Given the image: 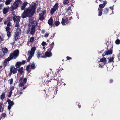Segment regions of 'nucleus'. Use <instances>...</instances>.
Listing matches in <instances>:
<instances>
[{
  "label": "nucleus",
  "instance_id": "f257e3e1",
  "mask_svg": "<svg viewBox=\"0 0 120 120\" xmlns=\"http://www.w3.org/2000/svg\"><path fill=\"white\" fill-rule=\"evenodd\" d=\"M36 6L35 5H34L31 7L27 8H25L24 10L21 15L22 18L24 19L27 17L29 18L31 17L35 13Z\"/></svg>",
  "mask_w": 120,
  "mask_h": 120
},
{
  "label": "nucleus",
  "instance_id": "f03ea898",
  "mask_svg": "<svg viewBox=\"0 0 120 120\" xmlns=\"http://www.w3.org/2000/svg\"><path fill=\"white\" fill-rule=\"evenodd\" d=\"M19 51L18 49L15 50L13 52L10 54L9 57L5 59L4 61V63L10 61L11 60L16 59L19 56Z\"/></svg>",
  "mask_w": 120,
  "mask_h": 120
},
{
  "label": "nucleus",
  "instance_id": "7ed1b4c3",
  "mask_svg": "<svg viewBox=\"0 0 120 120\" xmlns=\"http://www.w3.org/2000/svg\"><path fill=\"white\" fill-rule=\"evenodd\" d=\"M22 3V2L21 0H15L12 5L11 6L12 9L11 11H13L14 10L16 9L19 6H20Z\"/></svg>",
  "mask_w": 120,
  "mask_h": 120
},
{
  "label": "nucleus",
  "instance_id": "20e7f679",
  "mask_svg": "<svg viewBox=\"0 0 120 120\" xmlns=\"http://www.w3.org/2000/svg\"><path fill=\"white\" fill-rule=\"evenodd\" d=\"M24 77L22 76L19 79V81L20 82V83L19 85V87H22L27 82V78H25L24 79Z\"/></svg>",
  "mask_w": 120,
  "mask_h": 120
},
{
  "label": "nucleus",
  "instance_id": "39448f33",
  "mask_svg": "<svg viewBox=\"0 0 120 120\" xmlns=\"http://www.w3.org/2000/svg\"><path fill=\"white\" fill-rule=\"evenodd\" d=\"M20 18L19 16H17L16 15L14 16L13 17V20L14 22L16 21L15 26V27H18L19 26V22Z\"/></svg>",
  "mask_w": 120,
  "mask_h": 120
},
{
  "label": "nucleus",
  "instance_id": "423d86ee",
  "mask_svg": "<svg viewBox=\"0 0 120 120\" xmlns=\"http://www.w3.org/2000/svg\"><path fill=\"white\" fill-rule=\"evenodd\" d=\"M7 102H8V109L9 111L11 108V107L14 105V103L13 101H11L10 99H8L7 100Z\"/></svg>",
  "mask_w": 120,
  "mask_h": 120
},
{
  "label": "nucleus",
  "instance_id": "0eeeda50",
  "mask_svg": "<svg viewBox=\"0 0 120 120\" xmlns=\"http://www.w3.org/2000/svg\"><path fill=\"white\" fill-rule=\"evenodd\" d=\"M20 29H18L15 32V34L14 35V41H17V40L19 39L20 36L19 35L20 34Z\"/></svg>",
  "mask_w": 120,
  "mask_h": 120
},
{
  "label": "nucleus",
  "instance_id": "6e6552de",
  "mask_svg": "<svg viewBox=\"0 0 120 120\" xmlns=\"http://www.w3.org/2000/svg\"><path fill=\"white\" fill-rule=\"evenodd\" d=\"M36 47L35 46H34L31 49L30 51H28L27 55L30 54L34 56L35 51L36 50Z\"/></svg>",
  "mask_w": 120,
  "mask_h": 120
},
{
  "label": "nucleus",
  "instance_id": "1a4fd4ad",
  "mask_svg": "<svg viewBox=\"0 0 120 120\" xmlns=\"http://www.w3.org/2000/svg\"><path fill=\"white\" fill-rule=\"evenodd\" d=\"M22 65L21 64V62L20 61H18L15 64V66L16 67V68H15L14 67L12 66L13 67V69H15V70L17 72V68H20V67Z\"/></svg>",
  "mask_w": 120,
  "mask_h": 120
},
{
  "label": "nucleus",
  "instance_id": "9d476101",
  "mask_svg": "<svg viewBox=\"0 0 120 120\" xmlns=\"http://www.w3.org/2000/svg\"><path fill=\"white\" fill-rule=\"evenodd\" d=\"M112 53V49L108 50L104 52L102 54V56L104 57L105 55H110Z\"/></svg>",
  "mask_w": 120,
  "mask_h": 120
},
{
  "label": "nucleus",
  "instance_id": "9b49d317",
  "mask_svg": "<svg viewBox=\"0 0 120 120\" xmlns=\"http://www.w3.org/2000/svg\"><path fill=\"white\" fill-rule=\"evenodd\" d=\"M13 67L12 66H11L10 69V72L9 74V76H11L12 73L15 74L17 72L15 70V69H14Z\"/></svg>",
  "mask_w": 120,
  "mask_h": 120
},
{
  "label": "nucleus",
  "instance_id": "f8f14e48",
  "mask_svg": "<svg viewBox=\"0 0 120 120\" xmlns=\"http://www.w3.org/2000/svg\"><path fill=\"white\" fill-rule=\"evenodd\" d=\"M2 51L3 53V54H2V53H1L0 55L1 56H2V57L4 56L6 53H7L8 51V50L7 48L4 47L2 48Z\"/></svg>",
  "mask_w": 120,
  "mask_h": 120
},
{
  "label": "nucleus",
  "instance_id": "ddd939ff",
  "mask_svg": "<svg viewBox=\"0 0 120 120\" xmlns=\"http://www.w3.org/2000/svg\"><path fill=\"white\" fill-rule=\"evenodd\" d=\"M30 21L32 25V27H36V26L38 24V23L36 21L31 20H30Z\"/></svg>",
  "mask_w": 120,
  "mask_h": 120
},
{
  "label": "nucleus",
  "instance_id": "4468645a",
  "mask_svg": "<svg viewBox=\"0 0 120 120\" xmlns=\"http://www.w3.org/2000/svg\"><path fill=\"white\" fill-rule=\"evenodd\" d=\"M68 21V18H66L65 19H64L63 18H62L61 23L62 25H65L67 23Z\"/></svg>",
  "mask_w": 120,
  "mask_h": 120
},
{
  "label": "nucleus",
  "instance_id": "2eb2a0df",
  "mask_svg": "<svg viewBox=\"0 0 120 120\" xmlns=\"http://www.w3.org/2000/svg\"><path fill=\"white\" fill-rule=\"evenodd\" d=\"M23 70V68L22 67L19 68L18 69L17 68V71H18V73L20 75H22L24 72V70Z\"/></svg>",
  "mask_w": 120,
  "mask_h": 120
},
{
  "label": "nucleus",
  "instance_id": "dca6fc26",
  "mask_svg": "<svg viewBox=\"0 0 120 120\" xmlns=\"http://www.w3.org/2000/svg\"><path fill=\"white\" fill-rule=\"evenodd\" d=\"M48 23L49 25L51 27H52L53 26V21L52 17H51L48 20Z\"/></svg>",
  "mask_w": 120,
  "mask_h": 120
},
{
  "label": "nucleus",
  "instance_id": "f3484780",
  "mask_svg": "<svg viewBox=\"0 0 120 120\" xmlns=\"http://www.w3.org/2000/svg\"><path fill=\"white\" fill-rule=\"evenodd\" d=\"M9 9L10 8L9 7H4L3 10V13L6 14L8 12Z\"/></svg>",
  "mask_w": 120,
  "mask_h": 120
},
{
  "label": "nucleus",
  "instance_id": "a211bd4d",
  "mask_svg": "<svg viewBox=\"0 0 120 120\" xmlns=\"http://www.w3.org/2000/svg\"><path fill=\"white\" fill-rule=\"evenodd\" d=\"M36 27H32L30 31V35H33L35 33L36 31Z\"/></svg>",
  "mask_w": 120,
  "mask_h": 120
},
{
  "label": "nucleus",
  "instance_id": "6ab92c4d",
  "mask_svg": "<svg viewBox=\"0 0 120 120\" xmlns=\"http://www.w3.org/2000/svg\"><path fill=\"white\" fill-rule=\"evenodd\" d=\"M103 14L105 15H106L108 13H111L110 12V11L109 10V8H106L103 11Z\"/></svg>",
  "mask_w": 120,
  "mask_h": 120
},
{
  "label": "nucleus",
  "instance_id": "aec40b11",
  "mask_svg": "<svg viewBox=\"0 0 120 120\" xmlns=\"http://www.w3.org/2000/svg\"><path fill=\"white\" fill-rule=\"evenodd\" d=\"M4 105L2 102L0 103V113L3 112L4 110Z\"/></svg>",
  "mask_w": 120,
  "mask_h": 120
},
{
  "label": "nucleus",
  "instance_id": "412c9836",
  "mask_svg": "<svg viewBox=\"0 0 120 120\" xmlns=\"http://www.w3.org/2000/svg\"><path fill=\"white\" fill-rule=\"evenodd\" d=\"M28 4V3L26 1L24 2L22 4V6L21 7V10H24Z\"/></svg>",
  "mask_w": 120,
  "mask_h": 120
},
{
  "label": "nucleus",
  "instance_id": "4be33fe9",
  "mask_svg": "<svg viewBox=\"0 0 120 120\" xmlns=\"http://www.w3.org/2000/svg\"><path fill=\"white\" fill-rule=\"evenodd\" d=\"M107 2L106 1H104L103 4H101L99 5V7L100 8L102 9L105 6V5L106 4Z\"/></svg>",
  "mask_w": 120,
  "mask_h": 120
},
{
  "label": "nucleus",
  "instance_id": "5701e85b",
  "mask_svg": "<svg viewBox=\"0 0 120 120\" xmlns=\"http://www.w3.org/2000/svg\"><path fill=\"white\" fill-rule=\"evenodd\" d=\"M99 62H103L104 63V64H106L107 63V60L106 58L104 57H103L100 59Z\"/></svg>",
  "mask_w": 120,
  "mask_h": 120
},
{
  "label": "nucleus",
  "instance_id": "b1692460",
  "mask_svg": "<svg viewBox=\"0 0 120 120\" xmlns=\"http://www.w3.org/2000/svg\"><path fill=\"white\" fill-rule=\"evenodd\" d=\"M46 57H51L52 56V53L51 52L46 51L45 54Z\"/></svg>",
  "mask_w": 120,
  "mask_h": 120
},
{
  "label": "nucleus",
  "instance_id": "393cba45",
  "mask_svg": "<svg viewBox=\"0 0 120 120\" xmlns=\"http://www.w3.org/2000/svg\"><path fill=\"white\" fill-rule=\"evenodd\" d=\"M5 97V94L4 93H3L0 96L1 100L3 101Z\"/></svg>",
  "mask_w": 120,
  "mask_h": 120
},
{
  "label": "nucleus",
  "instance_id": "a878e982",
  "mask_svg": "<svg viewBox=\"0 0 120 120\" xmlns=\"http://www.w3.org/2000/svg\"><path fill=\"white\" fill-rule=\"evenodd\" d=\"M30 66L31 69L33 70L34 69L36 68L35 63L34 62L32 63Z\"/></svg>",
  "mask_w": 120,
  "mask_h": 120
},
{
  "label": "nucleus",
  "instance_id": "bb28decb",
  "mask_svg": "<svg viewBox=\"0 0 120 120\" xmlns=\"http://www.w3.org/2000/svg\"><path fill=\"white\" fill-rule=\"evenodd\" d=\"M56 10L53 8H52L50 11V13L51 14H53Z\"/></svg>",
  "mask_w": 120,
  "mask_h": 120
},
{
  "label": "nucleus",
  "instance_id": "cd10ccee",
  "mask_svg": "<svg viewBox=\"0 0 120 120\" xmlns=\"http://www.w3.org/2000/svg\"><path fill=\"white\" fill-rule=\"evenodd\" d=\"M59 7V4L58 3H56L53 6V8L58 10Z\"/></svg>",
  "mask_w": 120,
  "mask_h": 120
},
{
  "label": "nucleus",
  "instance_id": "c85d7f7f",
  "mask_svg": "<svg viewBox=\"0 0 120 120\" xmlns=\"http://www.w3.org/2000/svg\"><path fill=\"white\" fill-rule=\"evenodd\" d=\"M16 15L15 14H14L11 17H8L7 19V20L8 22H10L12 21V19H13V17L14 16Z\"/></svg>",
  "mask_w": 120,
  "mask_h": 120
},
{
  "label": "nucleus",
  "instance_id": "c756f323",
  "mask_svg": "<svg viewBox=\"0 0 120 120\" xmlns=\"http://www.w3.org/2000/svg\"><path fill=\"white\" fill-rule=\"evenodd\" d=\"M46 11L45 10L43 11L41 13L39 14V16H44V15L46 13Z\"/></svg>",
  "mask_w": 120,
  "mask_h": 120
},
{
  "label": "nucleus",
  "instance_id": "7c9ffc66",
  "mask_svg": "<svg viewBox=\"0 0 120 120\" xmlns=\"http://www.w3.org/2000/svg\"><path fill=\"white\" fill-rule=\"evenodd\" d=\"M46 84L47 86H49L52 87V84L51 82V81H48L46 82Z\"/></svg>",
  "mask_w": 120,
  "mask_h": 120
},
{
  "label": "nucleus",
  "instance_id": "2f4dec72",
  "mask_svg": "<svg viewBox=\"0 0 120 120\" xmlns=\"http://www.w3.org/2000/svg\"><path fill=\"white\" fill-rule=\"evenodd\" d=\"M13 0H6L5 1V4L6 5H9L11 2Z\"/></svg>",
  "mask_w": 120,
  "mask_h": 120
},
{
  "label": "nucleus",
  "instance_id": "473e14b6",
  "mask_svg": "<svg viewBox=\"0 0 120 120\" xmlns=\"http://www.w3.org/2000/svg\"><path fill=\"white\" fill-rule=\"evenodd\" d=\"M29 56L28 57L27 60V61L28 62H29L30 61V60L31 59L32 57L34 56L30 54H29Z\"/></svg>",
  "mask_w": 120,
  "mask_h": 120
},
{
  "label": "nucleus",
  "instance_id": "72a5a7b5",
  "mask_svg": "<svg viewBox=\"0 0 120 120\" xmlns=\"http://www.w3.org/2000/svg\"><path fill=\"white\" fill-rule=\"evenodd\" d=\"M113 6H114V5H113V6H112L111 7H110L109 8L111 9V10L110 11V12H111V13H109V15H111L112 14H113L114 12L113 11Z\"/></svg>",
  "mask_w": 120,
  "mask_h": 120
},
{
  "label": "nucleus",
  "instance_id": "f704fd0d",
  "mask_svg": "<svg viewBox=\"0 0 120 120\" xmlns=\"http://www.w3.org/2000/svg\"><path fill=\"white\" fill-rule=\"evenodd\" d=\"M42 54L40 51H38L37 53V56L38 58H39L41 57V55Z\"/></svg>",
  "mask_w": 120,
  "mask_h": 120
},
{
  "label": "nucleus",
  "instance_id": "c9c22d12",
  "mask_svg": "<svg viewBox=\"0 0 120 120\" xmlns=\"http://www.w3.org/2000/svg\"><path fill=\"white\" fill-rule=\"evenodd\" d=\"M34 37H31L30 39L29 42H33L34 41Z\"/></svg>",
  "mask_w": 120,
  "mask_h": 120
},
{
  "label": "nucleus",
  "instance_id": "e433bc0d",
  "mask_svg": "<svg viewBox=\"0 0 120 120\" xmlns=\"http://www.w3.org/2000/svg\"><path fill=\"white\" fill-rule=\"evenodd\" d=\"M7 115L5 113H2L1 115V118H4Z\"/></svg>",
  "mask_w": 120,
  "mask_h": 120
},
{
  "label": "nucleus",
  "instance_id": "4c0bfd02",
  "mask_svg": "<svg viewBox=\"0 0 120 120\" xmlns=\"http://www.w3.org/2000/svg\"><path fill=\"white\" fill-rule=\"evenodd\" d=\"M60 24L59 22L58 21H55L54 24L56 26H58Z\"/></svg>",
  "mask_w": 120,
  "mask_h": 120
},
{
  "label": "nucleus",
  "instance_id": "58836bf2",
  "mask_svg": "<svg viewBox=\"0 0 120 120\" xmlns=\"http://www.w3.org/2000/svg\"><path fill=\"white\" fill-rule=\"evenodd\" d=\"M114 57L112 56L111 58L110 57L109 58V61L108 62H112L113 61L114 59Z\"/></svg>",
  "mask_w": 120,
  "mask_h": 120
},
{
  "label": "nucleus",
  "instance_id": "ea45409f",
  "mask_svg": "<svg viewBox=\"0 0 120 120\" xmlns=\"http://www.w3.org/2000/svg\"><path fill=\"white\" fill-rule=\"evenodd\" d=\"M63 2L64 4H67L69 3V1L68 0H64Z\"/></svg>",
  "mask_w": 120,
  "mask_h": 120
},
{
  "label": "nucleus",
  "instance_id": "a19ab883",
  "mask_svg": "<svg viewBox=\"0 0 120 120\" xmlns=\"http://www.w3.org/2000/svg\"><path fill=\"white\" fill-rule=\"evenodd\" d=\"M98 10L99 11V12L98 13V16H101V15L102 14V12L101 11V10L98 9Z\"/></svg>",
  "mask_w": 120,
  "mask_h": 120
},
{
  "label": "nucleus",
  "instance_id": "79ce46f5",
  "mask_svg": "<svg viewBox=\"0 0 120 120\" xmlns=\"http://www.w3.org/2000/svg\"><path fill=\"white\" fill-rule=\"evenodd\" d=\"M5 29L7 32L10 31L11 30V28L8 27H6L5 28Z\"/></svg>",
  "mask_w": 120,
  "mask_h": 120
},
{
  "label": "nucleus",
  "instance_id": "37998d69",
  "mask_svg": "<svg viewBox=\"0 0 120 120\" xmlns=\"http://www.w3.org/2000/svg\"><path fill=\"white\" fill-rule=\"evenodd\" d=\"M11 34V33L10 31L7 32V36L8 37H10Z\"/></svg>",
  "mask_w": 120,
  "mask_h": 120
},
{
  "label": "nucleus",
  "instance_id": "c03bdc74",
  "mask_svg": "<svg viewBox=\"0 0 120 120\" xmlns=\"http://www.w3.org/2000/svg\"><path fill=\"white\" fill-rule=\"evenodd\" d=\"M54 45V43L53 42L51 44L49 45L50 48H51L52 49L53 48V46Z\"/></svg>",
  "mask_w": 120,
  "mask_h": 120
},
{
  "label": "nucleus",
  "instance_id": "a18cd8bd",
  "mask_svg": "<svg viewBox=\"0 0 120 120\" xmlns=\"http://www.w3.org/2000/svg\"><path fill=\"white\" fill-rule=\"evenodd\" d=\"M115 42L116 44H119L120 43V40L118 39H117L116 40Z\"/></svg>",
  "mask_w": 120,
  "mask_h": 120
},
{
  "label": "nucleus",
  "instance_id": "49530a36",
  "mask_svg": "<svg viewBox=\"0 0 120 120\" xmlns=\"http://www.w3.org/2000/svg\"><path fill=\"white\" fill-rule=\"evenodd\" d=\"M44 16H39V19L41 21H42L45 19Z\"/></svg>",
  "mask_w": 120,
  "mask_h": 120
},
{
  "label": "nucleus",
  "instance_id": "de8ad7c7",
  "mask_svg": "<svg viewBox=\"0 0 120 120\" xmlns=\"http://www.w3.org/2000/svg\"><path fill=\"white\" fill-rule=\"evenodd\" d=\"M11 24L10 22H9L7 24V27H9L11 26Z\"/></svg>",
  "mask_w": 120,
  "mask_h": 120
},
{
  "label": "nucleus",
  "instance_id": "09e8293b",
  "mask_svg": "<svg viewBox=\"0 0 120 120\" xmlns=\"http://www.w3.org/2000/svg\"><path fill=\"white\" fill-rule=\"evenodd\" d=\"M13 79L12 78H11L10 80V81L9 82L10 84L11 85L12 84L13 82Z\"/></svg>",
  "mask_w": 120,
  "mask_h": 120
},
{
  "label": "nucleus",
  "instance_id": "8fccbe9b",
  "mask_svg": "<svg viewBox=\"0 0 120 120\" xmlns=\"http://www.w3.org/2000/svg\"><path fill=\"white\" fill-rule=\"evenodd\" d=\"M41 45L42 46H44L45 45H47V44L46 43V42L45 41H43L41 44Z\"/></svg>",
  "mask_w": 120,
  "mask_h": 120
},
{
  "label": "nucleus",
  "instance_id": "3c124183",
  "mask_svg": "<svg viewBox=\"0 0 120 120\" xmlns=\"http://www.w3.org/2000/svg\"><path fill=\"white\" fill-rule=\"evenodd\" d=\"M30 67V65H28L26 67V69L27 71H28L29 70Z\"/></svg>",
  "mask_w": 120,
  "mask_h": 120
},
{
  "label": "nucleus",
  "instance_id": "603ef678",
  "mask_svg": "<svg viewBox=\"0 0 120 120\" xmlns=\"http://www.w3.org/2000/svg\"><path fill=\"white\" fill-rule=\"evenodd\" d=\"M71 8V6H69L67 8V11H68L69 10H70Z\"/></svg>",
  "mask_w": 120,
  "mask_h": 120
},
{
  "label": "nucleus",
  "instance_id": "864d4df0",
  "mask_svg": "<svg viewBox=\"0 0 120 120\" xmlns=\"http://www.w3.org/2000/svg\"><path fill=\"white\" fill-rule=\"evenodd\" d=\"M26 63V61L25 60H22L21 62V64L22 65V64H24Z\"/></svg>",
  "mask_w": 120,
  "mask_h": 120
},
{
  "label": "nucleus",
  "instance_id": "5fc2aeb1",
  "mask_svg": "<svg viewBox=\"0 0 120 120\" xmlns=\"http://www.w3.org/2000/svg\"><path fill=\"white\" fill-rule=\"evenodd\" d=\"M14 86L10 87V91H12L14 89Z\"/></svg>",
  "mask_w": 120,
  "mask_h": 120
},
{
  "label": "nucleus",
  "instance_id": "6e6d98bb",
  "mask_svg": "<svg viewBox=\"0 0 120 120\" xmlns=\"http://www.w3.org/2000/svg\"><path fill=\"white\" fill-rule=\"evenodd\" d=\"M49 34L47 32H46L44 36L45 37L47 38L48 37L49 35Z\"/></svg>",
  "mask_w": 120,
  "mask_h": 120
},
{
  "label": "nucleus",
  "instance_id": "4d7b16f0",
  "mask_svg": "<svg viewBox=\"0 0 120 120\" xmlns=\"http://www.w3.org/2000/svg\"><path fill=\"white\" fill-rule=\"evenodd\" d=\"M99 68H104V65H103L102 64H99Z\"/></svg>",
  "mask_w": 120,
  "mask_h": 120
},
{
  "label": "nucleus",
  "instance_id": "13d9d810",
  "mask_svg": "<svg viewBox=\"0 0 120 120\" xmlns=\"http://www.w3.org/2000/svg\"><path fill=\"white\" fill-rule=\"evenodd\" d=\"M30 28H29L26 31V34H28L29 33V32L30 31Z\"/></svg>",
  "mask_w": 120,
  "mask_h": 120
},
{
  "label": "nucleus",
  "instance_id": "bf43d9fd",
  "mask_svg": "<svg viewBox=\"0 0 120 120\" xmlns=\"http://www.w3.org/2000/svg\"><path fill=\"white\" fill-rule=\"evenodd\" d=\"M52 49H51V48H49L48 49V51H48V52H51V50Z\"/></svg>",
  "mask_w": 120,
  "mask_h": 120
},
{
  "label": "nucleus",
  "instance_id": "052dcab7",
  "mask_svg": "<svg viewBox=\"0 0 120 120\" xmlns=\"http://www.w3.org/2000/svg\"><path fill=\"white\" fill-rule=\"evenodd\" d=\"M117 56L119 59V60L120 59V53L117 55Z\"/></svg>",
  "mask_w": 120,
  "mask_h": 120
},
{
  "label": "nucleus",
  "instance_id": "680f3d73",
  "mask_svg": "<svg viewBox=\"0 0 120 120\" xmlns=\"http://www.w3.org/2000/svg\"><path fill=\"white\" fill-rule=\"evenodd\" d=\"M66 58L67 60H68L71 59V58L68 56H67L66 57Z\"/></svg>",
  "mask_w": 120,
  "mask_h": 120
},
{
  "label": "nucleus",
  "instance_id": "e2e57ef3",
  "mask_svg": "<svg viewBox=\"0 0 120 120\" xmlns=\"http://www.w3.org/2000/svg\"><path fill=\"white\" fill-rule=\"evenodd\" d=\"M113 79H111L109 80V82L110 83H111L113 82Z\"/></svg>",
  "mask_w": 120,
  "mask_h": 120
},
{
  "label": "nucleus",
  "instance_id": "0e129e2a",
  "mask_svg": "<svg viewBox=\"0 0 120 120\" xmlns=\"http://www.w3.org/2000/svg\"><path fill=\"white\" fill-rule=\"evenodd\" d=\"M45 32V30H41V33L42 34H44Z\"/></svg>",
  "mask_w": 120,
  "mask_h": 120
},
{
  "label": "nucleus",
  "instance_id": "69168bd1",
  "mask_svg": "<svg viewBox=\"0 0 120 120\" xmlns=\"http://www.w3.org/2000/svg\"><path fill=\"white\" fill-rule=\"evenodd\" d=\"M8 21L7 20V21H5L4 22V24H5V25H6V24H7L8 23Z\"/></svg>",
  "mask_w": 120,
  "mask_h": 120
},
{
  "label": "nucleus",
  "instance_id": "338daca9",
  "mask_svg": "<svg viewBox=\"0 0 120 120\" xmlns=\"http://www.w3.org/2000/svg\"><path fill=\"white\" fill-rule=\"evenodd\" d=\"M26 87H27L26 86H25L23 87L22 89V90H24V89H25L26 88Z\"/></svg>",
  "mask_w": 120,
  "mask_h": 120
},
{
  "label": "nucleus",
  "instance_id": "774afa93",
  "mask_svg": "<svg viewBox=\"0 0 120 120\" xmlns=\"http://www.w3.org/2000/svg\"><path fill=\"white\" fill-rule=\"evenodd\" d=\"M12 91H10L9 92V94L12 95Z\"/></svg>",
  "mask_w": 120,
  "mask_h": 120
}]
</instances>
